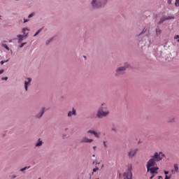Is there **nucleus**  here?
<instances>
[{"label": "nucleus", "mask_w": 179, "mask_h": 179, "mask_svg": "<svg viewBox=\"0 0 179 179\" xmlns=\"http://www.w3.org/2000/svg\"><path fill=\"white\" fill-rule=\"evenodd\" d=\"M108 115H110L108 106L106 103H102L96 113L97 118L101 119L103 117H108Z\"/></svg>", "instance_id": "1"}, {"label": "nucleus", "mask_w": 179, "mask_h": 179, "mask_svg": "<svg viewBox=\"0 0 179 179\" xmlns=\"http://www.w3.org/2000/svg\"><path fill=\"white\" fill-rule=\"evenodd\" d=\"M127 68H129L128 63H125L124 66H118L115 70V76L118 78L122 76V75H125V71H127Z\"/></svg>", "instance_id": "2"}, {"label": "nucleus", "mask_w": 179, "mask_h": 179, "mask_svg": "<svg viewBox=\"0 0 179 179\" xmlns=\"http://www.w3.org/2000/svg\"><path fill=\"white\" fill-rule=\"evenodd\" d=\"M124 179H132V164H129L127 166V172L123 174Z\"/></svg>", "instance_id": "3"}, {"label": "nucleus", "mask_w": 179, "mask_h": 179, "mask_svg": "<svg viewBox=\"0 0 179 179\" xmlns=\"http://www.w3.org/2000/svg\"><path fill=\"white\" fill-rule=\"evenodd\" d=\"M138 152H139V149L138 148L130 149L127 152L128 159H134V157L136 156Z\"/></svg>", "instance_id": "4"}, {"label": "nucleus", "mask_w": 179, "mask_h": 179, "mask_svg": "<svg viewBox=\"0 0 179 179\" xmlns=\"http://www.w3.org/2000/svg\"><path fill=\"white\" fill-rule=\"evenodd\" d=\"M30 85H31V78L28 77L25 79L24 82V89L25 92L29 91V86H30Z\"/></svg>", "instance_id": "5"}, {"label": "nucleus", "mask_w": 179, "mask_h": 179, "mask_svg": "<svg viewBox=\"0 0 179 179\" xmlns=\"http://www.w3.org/2000/svg\"><path fill=\"white\" fill-rule=\"evenodd\" d=\"M45 113V108H42L41 109V110L36 113L34 115V118H36V120H40V118H41L43 117V115H44V113Z\"/></svg>", "instance_id": "6"}, {"label": "nucleus", "mask_w": 179, "mask_h": 179, "mask_svg": "<svg viewBox=\"0 0 179 179\" xmlns=\"http://www.w3.org/2000/svg\"><path fill=\"white\" fill-rule=\"evenodd\" d=\"M155 166H156V161L152 158L150 159L146 164L147 169L155 167Z\"/></svg>", "instance_id": "7"}, {"label": "nucleus", "mask_w": 179, "mask_h": 179, "mask_svg": "<svg viewBox=\"0 0 179 179\" xmlns=\"http://www.w3.org/2000/svg\"><path fill=\"white\" fill-rule=\"evenodd\" d=\"M174 20V16H168L166 17V15H164L161 17L159 22H158V24H162V23L166 22V20Z\"/></svg>", "instance_id": "8"}, {"label": "nucleus", "mask_w": 179, "mask_h": 179, "mask_svg": "<svg viewBox=\"0 0 179 179\" xmlns=\"http://www.w3.org/2000/svg\"><path fill=\"white\" fill-rule=\"evenodd\" d=\"M158 170H159V167L153 166V167L147 169V173H150V174H157L159 173L157 171Z\"/></svg>", "instance_id": "9"}, {"label": "nucleus", "mask_w": 179, "mask_h": 179, "mask_svg": "<svg viewBox=\"0 0 179 179\" xmlns=\"http://www.w3.org/2000/svg\"><path fill=\"white\" fill-rule=\"evenodd\" d=\"M87 134H91V135H94V136H95V138H96L97 139L100 138V135H101L100 132H97L92 129L87 130Z\"/></svg>", "instance_id": "10"}, {"label": "nucleus", "mask_w": 179, "mask_h": 179, "mask_svg": "<svg viewBox=\"0 0 179 179\" xmlns=\"http://www.w3.org/2000/svg\"><path fill=\"white\" fill-rule=\"evenodd\" d=\"M91 5L93 9H99L100 8V4L99 0H92L91 1Z\"/></svg>", "instance_id": "11"}, {"label": "nucleus", "mask_w": 179, "mask_h": 179, "mask_svg": "<svg viewBox=\"0 0 179 179\" xmlns=\"http://www.w3.org/2000/svg\"><path fill=\"white\" fill-rule=\"evenodd\" d=\"M93 142L92 138H89L87 136H84L80 140V143H92Z\"/></svg>", "instance_id": "12"}, {"label": "nucleus", "mask_w": 179, "mask_h": 179, "mask_svg": "<svg viewBox=\"0 0 179 179\" xmlns=\"http://www.w3.org/2000/svg\"><path fill=\"white\" fill-rule=\"evenodd\" d=\"M152 158L154 159L155 162H161V160H163V158L160 156L159 152H155Z\"/></svg>", "instance_id": "13"}, {"label": "nucleus", "mask_w": 179, "mask_h": 179, "mask_svg": "<svg viewBox=\"0 0 179 179\" xmlns=\"http://www.w3.org/2000/svg\"><path fill=\"white\" fill-rule=\"evenodd\" d=\"M73 115L74 117H76V115H77L76 109H75V108H73L72 110H69L67 114V117H69V118H71Z\"/></svg>", "instance_id": "14"}, {"label": "nucleus", "mask_w": 179, "mask_h": 179, "mask_svg": "<svg viewBox=\"0 0 179 179\" xmlns=\"http://www.w3.org/2000/svg\"><path fill=\"white\" fill-rule=\"evenodd\" d=\"M99 7L104 8L106 5H107V2H108V0H99Z\"/></svg>", "instance_id": "15"}, {"label": "nucleus", "mask_w": 179, "mask_h": 179, "mask_svg": "<svg viewBox=\"0 0 179 179\" xmlns=\"http://www.w3.org/2000/svg\"><path fill=\"white\" fill-rule=\"evenodd\" d=\"M30 29H29L27 27H24L22 28V36H24V37H27L29 36V32H26V31H29Z\"/></svg>", "instance_id": "16"}, {"label": "nucleus", "mask_w": 179, "mask_h": 179, "mask_svg": "<svg viewBox=\"0 0 179 179\" xmlns=\"http://www.w3.org/2000/svg\"><path fill=\"white\" fill-rule=\"evenodd\" d=\"M173 169L171 170V173L172 174H176V173H178V164H175L173 165Z\"/></svg>", "instance_id": "17"}, {"label": "nucleus", "mask_w": 179, "mask_h": 179, "mask_svg": "<svg viewBox=\"0 0 179 179\" xmlns=\"http://www.w3.org/2000/svg\"><path fill=\"white\" fill-rule=\"evenodd\" d=\"M17 37L18 38V44H21V43L23 41V40H24V38H26V36H24L22 34L17 35Z\"/></svg>", "instance_id": "18"}, {"label": "nucleus", "mask_w": 179, "mask_h": 179, "mask_svg": "<svg viewBox=\"0 0 179 179\" xmlns=\"http://www.w3.org/2000/svg\"><path fill=\"white\" fill-rule=\"evenodd\" d=\"M36 148H40L43 146V141L41 138H38V142L35 144Z\"/></svg>", "instance_id": "19"}, {"label": "nucleus", "mask_w": 179, "mask_h": 179, "mask_svg": "<svg viewBox=\"0 0 179 179\" xmlns=\"http://www.w3.org/2000/svg\"><path fill=\"white\" fill-rule=\"evenodd\" d=\"M155 33L157 36H160L162 34V29H160V28H156Z\"/></svg>", "instance_id": "20"}, {"label": "nucleus", "mask_w": 179, "mask_h": 179, "mask_svg": "<svg viewBox=\"0 0 179 179\" xmlns=\"http://www.w3.org/2000/svg\"><path fill=\"white\" fill-rule=\"evenodd\" d=\"M167 122L171 123L176 122V117L174 116H171L168 119Z\"/></svg>", "instance_id": "21"}, {"label": "nucleus", "mask_w": 179, "mask_h": 179, "mask_svg": "<svg viewBox=\"0 0 179 179\" xmlns=\"http://www.w3.org/2000/svg\"><path fill=\"white\" fill-rule=\"evenodd\" d=\"M30 169V166H25V167H24V168H22V169H20V171H21L22 173H26L24 171L25 170H27V169Z\"/></svg>", "instance_id": "22"}, {"label": "nucleus", "mask_w": 179, "mask_h": 179, "mask_svg": "<svg viewBox=\"0 0 179 179\" xmlns=\"http://www.w3.org/2000/svg\"><path fill=\"white\" fill-rule=\"evenodd\" d=\"M1 47H3V48H6V50H7V51H9V50H10L9 48V47L8 46V45H6L5 43H1Z\"/></svg>", "instance_id": "23"}, {"label": "nucleus", "mask_w": 179, "mask_h": 179, "mask_svg": "<svg viewBox=\"0 0 179 179\" xmlns=\"http://www.w3.org/2000/svg\"><path fill=\"white\" fill-rule=\"evenodd\" d=\"M145 45V43L143 41H139L138 42V47H141V48Z\"/></svg>", "instance_id": "24"}, {"label": "nucleus", "mask_w": 179, "mask_h": 179, "mask_svg": "<svg viewBox=\"0 0 179 179\" xmlns=\"http://www.w3.org/2000/svg\"><path fill=\"white\" fill-rule=\"evenodd\" d=\"M51 41H52V38L48 39L45 42L46 45H48V44H50V43H51Z\"/></svg>", "instance_id": "25"}, {"label": "nucleus", "mask_w": 179, "mask_h": 179, "mask_svg": "<svg viewBox=\"0 0 179 179\" xmlns=\"http://www.w3.org/2000/svg\"><path fill=\"white\" fill-rule=\"evenodd\" d=\"M174 40H176L177 43H179V35H176L174 37H173Z\"/></svg>", "instance_id": "26"}, {"label": "nucleus", "mask_w": 179, "mask_h": 179, "mask_svg": "<svg viewBox=\"0 0 179 179\" xmlns=\"http://www.w3.org/2000/svg\"><path fill=\"white\" fill-rule=\"evenodd\" d=\"M146 31H148V29H147L146 28H144V29L142 30L141 33L139 34V36H141V34H145V33Z\"/></svg>", "instance_id": "27"}, {"label": "nucleus", "mask_w": 179, "mask_h": 179, "mask_svg": "<svg viewBox=\"0 0 179 179\" xmlns=\"http://www.w3.org/2000/svg\"><path fill=\"white\" fill-rule=\"evenodd\" d=\"M103 145L105 149H107V148H108V146L107 145V142L103 141Z\"/></svg>", "instance_id": "28"}, {"label": "nucleus", "mask_w": 179, "mask_h": 179, "mask_svg": "<svg viewBox=\"0 0 179 179\" xmlns=\"http://www.w3.org/2000/svg\"><path fill=\"white\" fill-rule=\"evenodd\" d=\"M41 31V29H38L34 35V37H36V36H38V34Z\"/></svg>", "instance_id": "29"}, {"label": "nucleus", "mask_w": 179, "mask_h": 179, "mask_svg": "<svg viewBox=\"0 0 179 179\" xmlns=\"http://www.w3.org/2000/svg\"><path fill=\"white\" fill-rule=\"evenodd\" d=\"M24 45H26V42H24L22 43H21L19 46L20 48H23V47H24Z\"/></svg>", "instance_id": "30"}, {"label": "nucleus", "mask_w": 179, "mask_h": 179, "mask_svg": "<svg viewBox=\"0 0 179 179\" xmlns=\"http://www.w3.org/2000/svg\"><path fill=\"white\" fill-rule=\"evenodd\" d=\"M175 6L178 8V6H179V0H176V1H175Z\"/></svg>", "instance_id": "31"}, {"label": "nucleus", "mask_w": 179, "mask_h": 179, "mask_svg": "<svg viewBox=\"0 0 179 179\" xmlns=\"http://www.w3.org/2000/svg\"><path fill=\"white\" fill-rule=\"evenodd\" d=\"M33 16H34V13H31V14H29L28 15V19H31V17H33Z\"/></svg>", "instance_id": "32"}, {"label": "nucleus", "mask_w": 179, "mask_h": 179, "mask_svg": "<svg viewBox=\"0 0 179 179\" xmlns=\"http://www.w3.org/2000/svg\"><path fill=\"white\" fill-rule=\"evenodd\" d=\"M159 156H162V157H166V155L163 154L162 152H158Z\"/></svg>", "instance_id": "33"}, {"label": "nucleus", "mask_w": 179, "mask_h": 179, "mask_svg": "<svg viewBox=\"0 0 179 179\" xmlns=\"http://www.w3.org/2000/svg\"><path fill=\"white\" fill-rule=\"evenodd\" d=\"M29 21H30L29 18H28V19L24 18L23 23H27V22H29Z\"/></svg>", "instance_id": "34"}, {"label": "nucleus", "mask_w": 179, "mask_h": 179, "mask_svg": "<svg viewBox=\"0 0 179 179\" xmlns=\"http://www.w3.org/2000/svg\"><path fill=\"white\" fill-rule=\"evenodd\" d=\"M96 171H99V167H96L93 169V173H96Z\"/></svg>", "instance_id": "35"}, {"label": "nucleus", "mask_w": 179, "mask_h": 179, "mask_svg": "<svg viewBox=\"0 0 179 179\" xmlns=\"http://www.w3.org/2000/svg\"><path fill=\"white\" fill-rule=\"evenodd\" d=\"M17 176H16V175H13V176H10V178L11 179H15V178H16Z\"/></svg>", "instance_id": "36"}, {"label": "nucleus", "mask_w": 179, "mask_h": 179, "mask_svg": "<svg viewBox=\"0 0 179 179\" xmlns=\"http://www.w3.org/2000/svg\"><path fill=\"white\" fill-rule=\"evenodd\" d=\"M171 176H169L166 175V176H165V179H171Z\"/></svg>", "instance_id": "37"}, {"label": "nucleus", "mask_w": 179, "mask_h": 179, "mask_svg": "<svg viewBox=\"0 0 179 179\" xmlns=\"http://www.w3.org/2000/svg\"><path fill=\"white\" fill-rule=\"evenodd\" d=\"M171 2L172 0H167V3H169V5H171Z\"/></svg>", "instance_id": "38"}, {"label": "nucleus", "mask_w": 179, "mask_h": 179, "mask_svg": "<svg viewBox=\"0 0 179 179\" xmlns=\"http://www.w3.org/2000/svg\"><path fill=\"white\" fill-rule=\"evenodd\" d=\"M1 79L2 80H8V77H3Z\"/></svg>", "instance_id": "39"}, {"label": "nucleus", "mask_w": 179, "mask_h": 179, "mask_svg": "<svg viewBox=\"0 0 179 179\" xmlns=\"http://www.w3.org/2000/svg\"><path fill=\"white\" fill-rule=\"evenodd\" d=\"M112 131H113L114 132H117V129H115V127H113Z\"/></svg>", "instance_id": "40"}, {"label": "nucleus", "mask_w": 179, "mask_h": 179, "mask_svg": "<svg viewBox=\"0 0 179 179\" xmlns=\"http://www.w3.org/2000/svg\"><path fill=\"white\" fill-rule=\"evenodd\" d=\"M0 64H1V65H3V64H5V61H3V60L1 61V62H0Z\"/></svg>", "instance_id": "41"}, {"label": "nucleus", "mask_w": 179, "mask_h": 179, "mask_svg": "<svg viewBox=\"0 0 179 179\" xmlns=\"http://www.w3.org/2000/svg\"><path fill=\"white\" fill-rule=\"evenodd\" d=\"M154 177H155V174H152V176L150 177V179H153Z\"/></svg>", "instance_id": "42"}, {"label": "nucleus", "mask_w": 179, "mask_h": 179, "mask_svg": "<svg viewBox=\"0 0 179 179\" xmlns=\"http://www.w3.org/2000/svg\"><path fill=\"white\" fill-rule=\"evenodd\" d=\"M4 72L3 69L0 70V75H2V73Z\"/></svg>", "instance_id": "43"}, {"label": "nucleus", "mask_w": 179, "mask_h": 179, "mask_svg": "<svg viewBox=\"0 0 179 179\" xmlns=\"http://www.w3.org/2000/svg\"><path fill=\"white\" fill-rule=\"evenodd\" d=\"M92 149H93V150H96V149H97V147L96 146H93Z\"/></svg>", "instance_id": "44"}, {"label": "nucleus", "mask_w": 179, "mask_h": 179, "mask_svg": "<svg viewBox=\"0 0 179 179\" xmlns=\"http://www.w3.org/2000/svg\"><path fill=\"white\" fill-rule=\"evenodd\" d=\"M164 174H165L166 176H167V174H169V171H164Z\"/></svg>", "instance_id": "45"}, {"label": "nucleus", "mask_w": 179, "mask_h": 179, "mask_svg": "<svg viewBox=\"0 0 179 179\" xmlns=\"http://www.w3.org/2000/svg\"><path fill=\"white\" fill-rule=\"evenodd\" d=\"M8 61H9V59L5 60V61H4V63H5V62H8Z\"/></svg>", "instance_id": "46"}, {"label": "nucleus", "mask_w": 179, "mask_h": 179, "mask_svg": "<svg viewBox=\"0 0 179 179\" xmlns=\"http://www.w3.org/2000/svg\"><path fill=\"white\" fill-rule=\"evenodd\" d=\"M2 16L1 15H0V20H2Z\"/></svg>", "instance_id": "47"}, {"label": "nucleus", "mask_w": 179, "mask_h": 179, "mask_svg": "<svg viewBox=\"0 0 179 179\" xmlns=\"http://www.w3.org/2000/svg\"><path fill=\"white\" fill-rule=\"evenodd\" d=\"M95 156H96L95 155H92V157H95Z\"/></svg>", "instance_id": "48"}, {"label": "nucleus", "mask_w": 179, "mask_h": 179, "mask_svg": "<svg viewBox=\"0 0 179 179\" xmlns=\"http://www.w3.org/2000/svg\"><path fill=\"white\" fill-rule=\"evenodd\" d=\"M103 167H104V165H102V166H101V169H103Z\"/></svg>", "instance_id": "49"}, {"label": "nucleus", "mask_w": 179, "mask_h": 179, "mask_svg": "<svg viewBox=\"0 0 179 179\" xmlns=\"http://www.w3.org/2000/svg\"><path fill=\"white\" fill-rule=\"evenodd\" d=\"M159 178H163V177H162V176H159Z\"/></svg>", "instance_id": "50"}, {"label": "nucleus", "mask_w": 179, "mask_h": 179, "mask_svg": "<svg viewBox=\"0 0 179 179\" xmlns=\"http://www.w3.org/2000/svg\"><path fill=\"white\" fill-rule=\"evenodd\" d=\"M9 43H12V41H9Z\"/></svg>", "instance_id": "51"}, {"label": "nucleus", "mask_w": 179, "mask_h": 179, "mask_svg": "<svg viewBox=\"0 0 179 179\" xmlns=\"http://www.w3.org/2000/svg\"><path fill=\"white\" fill-rule=\"evenodd\" d=\"M15 1H19V0H15Z\"/></svg>", "instance_id": "52"}]
</instances>
